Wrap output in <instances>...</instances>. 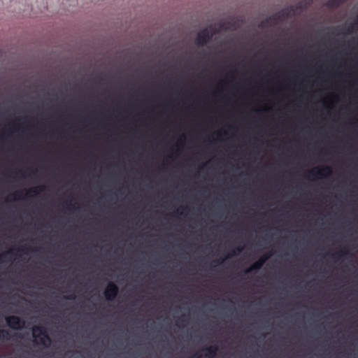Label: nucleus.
Returning a JSON list of instances; mask_svg holds the SVG:
<instances>
[{"mask_svg": "<svg viewBox=\"0 0 358 358\" xmlns=\"http://www.w3.org/2000/svg\"><path fill=\"white\" fill-rule=\"evenodd\" d=\"M180 210H178L177 213L181 215H184V212L183 211H185V210H189L187 206H182L180 208Z\"/></svg>", "mask_w": 358, "mask_h": 358, "instance_id": "a211bd4d", "label": "nucleus"}, {"mask_svg": "<svg viewBox=\"0 0 358 358\" xmlns=\"http://www.w3.org/2000/svg\"><path fill=\"white\" fill-rule=\"evenodd\" d=\"M270 17H271L272 22H273V24H277L280 21L283 20L280 11Z\"/></svg>", "mask_w": 358, "mask_h": 358, "instance_id": "f8f14e48", "label": "nucleus"}, {"mask_svg": "<svg viewBox=\"0 0 358 358\" xmlns=\"http://www.w3.org/2000/svg\"><path fill=\"white\" fill-rule=\"evenodd\" d=\"M332 174V169L330 166H324L321 168L317 167L310 170L306 173L305 178L310 179L312 178H326Z\"/></svg>", "mask_w": 358, "mask_h": 358, "instance_id": "7ed1b4c3", "label": "nucleus"}, {"mask_svg": "<svg viewBox=\"0 0 358 358\" xmlns=\"http://www.w3.org/2000/svg\"><path fill=\"white\" fill-rule=\"evenodd\" d=\"M235 255H236V252H235V251L234 250V251H232L231 253H229V254L227 255L226 258H230V257H231L234 256Z\"/></svg>", "mask_w": 358, "mask_h": 358, "instance_id": "aec40b11", "label": "nucleus"}, {"mask_svg": "<svg viewBox=\"0 0 358 358\" xmlns=\"http://www.w3.org/2000/svg\"><path fill=\"white\" fill-rule=\"evenodd\" d=\"M119 292L118 287L113 282L108 283L107 287L104 291V296L106 300L113 301Z\"/></svg>", "mask_w": 358, "mask_h": 358, "instance_id": "39448f33", "label": "nucleus"}, {"mask_svg": "<svg viewBox=\"0 0 358 358\" xmlns=\"http://www.w3.org/2000/svg\"><path fill=\"white\" fill-rule=\"evenodd\" d=\"M203 357L206 358H213L215 357L217 347L215 345H210L208 348H206L204 350Z\"/></svg>", "mask_w": 358, "mask_h": 358, "instance_id": "1a4fd4ad", "label": "nucleus"}, {"mask_svg": "<svg viewBox=\"0 0 358 358\" xmlns=\"http://www.w3.org/2000/svg\"><path fill=\"white\" fill-rule=\"evenodd\" d=\"M180 143H181V144H183V141H181L180 140V141H178V145H179V144H180Z\"/></svg>", "mask_w": 358, "mask_h": 358, "instance_id": "a878e982", "label": "nucleus"}, {"mask_svg": "<svg viewBox=\"0 0 358 358\" xmlns=\"http://www.w3.org/2000/svg\"><path fill=\"white\" fill-rule=\"evenodd\" d=\"M272 24H273V22H272L271 17H268L260 23L259 27H261V28L269 27Z\"/></svg>", "mask_w": 358, "mask_h": 358, "instance_id": "ddd939ff", "label": "nucleus"}, {"mask_svg": "<svg viewBox=\"0 0 358 358\" xmlns=\"http://www.w3.org/2000/svg\"><path fill=\"white\" fill-rule=\"evenodd\" d=\"M346 0H330L327 3V6L331 8H337L340 7Z\"/></svg>", "mask_w": 358, "mask_h": 358, "instance_id": "9b49d317", "label": "nucleus"}, {"mask_svg": "<svg viewBox=\"0 0 358 358\" xmlns=\"http://www.w3.org/2000/svg\"><path fill=\"white\" fill-rule=\"evenodd\" d=\"M194 357H195V358H201V357H202V355H194Z\"/></svg>", "mask_w": 358, "mask_h": 358, "instance_id": "5701e85b", "label": "nucleus"}, {"mask_svg": "<svg viewBox=\"0 0 358 358\" xmlns=\"http://www.w3.org/2000/svg\"><path fill=\"white\" fill-rule=\"evenodd\" d=\"M64 298L66 299L74 300L76 298V294H72L69 296H64Z\"/></svg>", "mask_w": 358, "mask_h": 358, "instance_id": "6ab92c4d", "label": "nucleus"}, {"mask_svg": "<svg viewBox=\"0 0 358 358\" xmlns=\"http://www.w3.org/2000/svg\"><path fill=\"white\" fill-rule=\"evenodd\" d=\"M14 253V250L10 249L2 254H0V263L6 262L7 257H9L8 260H10Z\"/></svg>", "mask_w": 358, "mask_h": 358, "instance_id": "9d476101", "label": "nucleus"}, {"mask_svg": "<svg viewBox=\"0 0 358 358\" xmlns=\"http://www.w3.org/2000/svg\"><path fill=\"white\" fill-rule=\"evenodd\" d=\"M32 336L35 342L44 348H48L51 343V338L48 336L47 329L43 326H34L32 328Z\"/></svg>", "mask_w": 358, "mask_h": 358, "instance_id": "f03ea898", "label": "nucleus"}, {"mask_svg": "<svg viewBox=\"0 0 358 358\" xmlns=\"http://www.w3.org/2000/svg\"><path fill=\"white\" fill-rule=\"evenodd\" d=\"M7 325L13 329L19 330L24 328L25 321L21 317L15 315L7 316L5 318Z\"/></svg>", "mask_w": 358, "mask_h": 358, "instance_id": "20e7f679", "label": "nucleus"}, {"mask_svg": "<svg viewBox=\"0 0 358 358\" xmlns=\"http://www.w3.org/2000/svg\"><path fill=\"white\" fill-rule=\"evenodd\" d=\"M271 255V253H268L262 256L257 261L254 262L248 269H246L245 273H250L254 271L260 269Z\"/></svg>", "mask_w": 358, "mask_h": 358, "instance_id": "423d86ee", "label": "nucleus"}, {"mask_svg": "<svg viewBox=\"0 0 358 358\" xmlns=\"http://www.w3.org/2000/svg\"><path fill=\"white\" fill-rule=\"evenodd\" d=\"M348 254V250H340L339 252H338L336 253L332 254L331 256L334 259H339L340 258H341L343 256L347 255Z\"/></svg>", "mask_w": 358, "mask_h": 358, "instance_id": "4468645a", "label": "nucleus"}, {"mask_svg": "<svg viewBox=\"0 0 358 358\" xmlns=\"http://www.w3.org/2000/svg\"><path fill=\"white\" fill-rule=\"evenodd\" d=\"M224 259H219L214 260L213 262L212 267H215L217 266L222 264L224 262Z\"/></svg>", "mask_w": 358, "mask_h": 358, "instance_id": "f3484780", "label": "nucleus"}, {"mask_svg": "<svg viewBox=\"0 0 358 358\" xmlns=\"http://www.w3.org/2000/svg\"><path fill=\"white\" fill-rule=\"evenodd\" d=\"M231 25L232 24L230 22H227L222 23L220 25L219 29H217L213 26H210L208 28H206L201 30L197 34L196 38L195 40L196 44L198 46L205 45L210 40V38L220 31V29H228Z\"/></svg>", "mask_w": 358, "mask_h": 358, "instance_id": "f257e3e1", "label": "nucleus"}, {"mask_svg": "<svg viewBox=\"0 0 358 358\" xmlns=\"http://www.w3.org/2000/svg\"><path fill=\"white\" fill-rule=\"evenodd\" d=\"M352 31V27H350L348 28V32L351 33Z\"/></svg>", "mask_w": 358, "mask_h": 358, "instance_id": "4be33fe9", "label": "nucleus"}, {"mask_svg": "<svg viewBox=\"0 0 358 358\" xmlns=\"http://www.w3.org/2000/svg\"><path fill=\"white\" fill-rule=\"evenodd\" d=\"M10 334L8 330L6 329H0V338L2 340H8L10 339Z\"/></svg>", "mask_w": 358, "mask_h": 358, "instance_id": "2eb2a0df", "label": "nucleus"}, {"mask_svg": "<svg viewBox=\"0 0 358 358\" xmlns=\"http://www.w3.org/2000/svg\"><path fill=\"white\" fill-rule=\"evenodd\" d=\"M243 247H241V246H238L236 248V250L238 252H241L242 250H243Z\"/></svg>", "mask_w": 358, "mask_h": 358, "instance_id": "412c9836", "label": "nucleus"}, {"mask_svg": "<svg viewBox=\"0 0 358 358\" xmlns=\"http://www.w3.org/2000/svg\"><path fill=\"white\" fill-rule=\"evenodd\" d=\"M178 320H179L180 322H183V321H184V320H183V317H180V318L178 319Z\"/></svg>", "mask_w": 358, "mask_h": 358, "instance_id": "393cba45", "label": "nucleus"}, {"mask_svg": "<svg viewBox=\"0 0 358 358\" xmlns=\"http://www.w3.org/2000/svg\"><path fill=\"white\" fill-rule=\"evenodd\" d=\"M28 249L27 248H18V250H22V251H24V250H27Z\"/></svg>", "mask_w": 358, "mask_h": 358, "instance_id": "b1692460", "label": "nucleus"}, {"mask_svg": "<svg viewBox=\"0 0 358 358\" xmlns=\"http://www.w3.org/2000/svg\"><path fill=\"white\" fill-rule=\"evenodd\" d=\"M45 189V186L44 185H40L37 187H32L29 189V190H25L24 196L25 197H30L32 196V195H36L39 193L43 192Z\"/></svg>", "mask_w": 358, "mask_h": 358, "instance_id": "6e6552de", "label": "nucleus"}, {"mask_svg": "<svg viewBox=\"0 0 358 358\" xmlns=\"http://www.w3.org/2000/svg\"><path fill=\"white\" fill-rule=\"evenodd\" d=\"M22 193H23V192L13 193L12 194L13 200L24 199V196H22Z\"/></svg>", "mask_w": 358, "mask_h": 358, "instance_id": "dca6fc26", "label": "nucleus"}, {"mask_svg": "<svg viewBox=\"0 0 358 358\" xmlns=\"http://www.w3.org/2000/svg\"><path fill=\"white\" fill-rule=\"evenodd\" d=\"M301 8V3H299L295 6H290L287 8L282 9L280 12L282 15V17L284 20H286L292 16H294L296 15V10Z\"/></svg>", "mask_w": 358, "mask_h": 358, "instance_id": "0eeeda50", "label": "nucleus"}]
</instances>
